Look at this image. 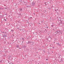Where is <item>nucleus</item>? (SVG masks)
Wrapping results in <instances>:
<instances>
[{
  "instance_id": "nucleus-1",
  "label": "nucleus",
  "mask_w": 64,
  "mask_h": 64,
  "mask_svg": "<svg viewBox=\"0 0 64 64\" xmlns=\"http://www.w3.org/2000/svg\"><path fill=\"white\" fill-rule=\"evenodd\" d=\"M56 34H58H58H62V32L61 31L58 30L56 31Z\"/></svg>"
},
{
  "instance_id": "nucleus-2",
  "label": "nucleus",
  "mask_w": 64,
  "mask_h": 64,
  "mask_svg": "<svg viewBox=\"0 0 64 64\" xmlns=\"http://www.w3.org/2000/svg\"><path fill=\"white\" fill-rule=\"evenodd\" d=\"M36 3V2L34 1L33 2H32V5L33 6H34V5H35V4Z\"/></svg>"
},
{
  "instance_id": "nucleus-3",
  "label": "nucleus",
  "mask_w": 64,
  "mask_h": 64,
  "mask_svg": "<svg viewBox=\"0 0 64 64\" xmlns=\"http://www.w3.org/2000/svg\"><path fill=\"white\" fill-rule=\"evenodd\" d=\"M8 58L9 60H12V57L11 56H8Z\"/></svg>"
},
{
  "instance_id": "nucleus-4",
  "label": "nucleus",
  "mask_w": 64,
  "mask_h": 64,
  "mask_svg": "<svg viewBox=\"0 0 64 64\" xmlns=\"http://www.w3.org/2000/svg\"><path fill=\"white\" fill-rule=\"evenodd\" d=\"M7 36V35L5 34H3L2 36V37H4V38H6Z\"/></svg>"
},
{
  "instance_id": "nucleus-5",
  "label": "nucleus",
  "mask_w": 64,
  "mask_h": 64,
  "mask_svg": "<svg viewBox=\"0 0 64 64\" xmlns=\"http://www.w3.org/2000/svg\"><path fill=\"white\" fill-rule=\"evenodd\" d=\"M19 10L21 12H23V9H22V8H20Z\"/></svg>"
},
{
  "instance_id": "nucleus-6",
  "label": "nucleus",
  "mask_w": 64,
  "mask_h": 64,
  "mask_svg": "<svg viewBox=\"0 0 64 64\" xmlns=\"http://www.w3.org/2000/svg\"><path fill=\"white\" fill-rule=\"evenodd\" d=\"M64 21L63 20H61L60 23L61 24H64Z\"/></svg>"
},
{
  "instance_id": "nucleus-7",
  "label": "nucleus",
  "mask_w": 64,
  "mask_h": 64,
  "mask_svg": "<svg viewBox=\"0 0 64 64\" xmlns=\"http://www.w3.org/2000/svg\"><path fill=\"white\" fill-rule=\"evenodd\" d=\"M3 60L2 59H1L0 58V63H3V62H2L3 61Z\"/></svg>"
},
{
  "instance_id": "nucleus-8",
  "label": "nucleus",
  "mask_w": 64,
  "mask_h": 64,
  "mask_svg": "<svg viewBox=\"0 0 64 64\" xmlns=\"http://www.w3.org/2000/svg\"><path fill=\"white\" fill-rule=\"evenodd\" d=\"M4 15H0V17H4Z\"/></svg>"
},
{
  "instance_id": "nucleus-9",
  "label": "nucleus",
  "mask_w": 64,
  "mask_h": 64,
  "mask_svg": "<svg viewBox=\"0 0 64 64\" xmlns=\"http://www.w3.org/2000/svg\"><path fill=\"white\" fill-rule=\"evenodd\" d=\"M16 47H17V48H19V46L17 45L16 46Z\"/></svg>"
},
{
  "instance_id": "nucleus-10",
  "label": "nucleus",
  "mask_w": 64,
  "mask_h": 64,
  "mask_svg": "<svg viewBox=\"0 0 64 64\" xmlns=\"http://www.w3.org/2000/svg\"><path fill=\"white\" fill-rule=\"evenodd\" d=\"M0 10H3L4 8L0 7Z\"/></svg>"
},
{
  "instance_id": "nucleus-11",
  "label": "nucleus",
  "mask_w": 64,
  "mask_h": 64,
  "mask_svg": "<svg viewBox=\"0 0 64 64\" xmlns=\"http://www.w3.org/2000/svg\"><path fill=\"white\" fill-rule=\"evenodd\" d=\"M31 43V42L28 41V44H29V43Z\"/></svg>"
},
{
  "instance_id": "nucleus-12",
  "label": "nucleus",
  "mask_w": 64,
  "mask_h": 64,
  "mask_svg": "<svg viewBox=\"0 0 64 64\" xmlns=\"http://www.w3.org/2000/svg\"><path fill=\"white\" fill-rule=\"evenodd\" d=\"M11 31L12 32H13V31H14V30H11Z\"/></svg>"
},
{
  "instance_id": "nucleus-13",
  "label": "nucleus",
  "mask_w": 64,
  "mask_h": 64,
  "mask_svg": "<svg viewBox=\"0 0 64 64\" xmlns=\"http://www.w3.org/2000/svg\"><path fill=\"white\" fill-rule=\"evenodd\" d=\"M26 21H27V23H28L29 24V22H28V20H26Z\"/></svg>"
},
{
  "instance_id": "nucleus-14",
  "label": "nucleus",
  "mask_w": 64,
  "mask_h": 64,
  "mask_svg": "<svg viewBox=\"0 0 64 64\" xmlns=\"http://www.w3.org/2000/svg\"><path fill=\"white\" fill-rule=\"evenodd\" d=\"M26 47V46H24L23 47L24 48H25Z\"/></svg>"
},
{
  "instance_id": "nucleus-15",
  "label": "nucleus",
  "mask_w": 64,
  "mask_h": 64,
  "mask_svg": "<svg viewBox=\"0 0 64 64\" xmlns=\"http://www.w3.org/2000/svg\"><path fill=\"white\" fill-rule=\"evenodd\" d=\"M17 29H18L19 30H20V29H19V28H17Z\"/></svg>"
},
{
  "instance_id": "nucleus-16",
  "label": "nucleus",
  "mask_w": 64,
  "mask_h": 64,
  "mask_svg": "<svg viewBox=\"0 0 64 64\" xmlns=\"http://www.w3.org/2000/svg\"><path fill=\"white\" fill-rule=\"evenodd\" d=\"M4 9H6H6H8V8H6Z\"/></svg>"
},
{
  "instance_id": "nucleus-17",
  "label": "nucleus",
  "mask_w": 64,
  "mask_h": 64,
  "mask_svg": "<svg viewBox=\"0 0 64 64\" xmlns=\"http://www.w3.org/2000/svg\"><path fill=\"white\" fill-rule=\"evenodd\" d=\"M30 19V17H29L28 19V20H29V19Z\"/></svg>"
},
{
  "instance_id": "nucleus-18",
  "label": "nucleus",
  "mask_w": 64,
  "mask_h": 64,
  "mask_svg": "<svg viewBox=\"0 0 64 64\" xmlns=\"http://www.w3.org/2000/svg\"><path fill=\"white\" fill-rule=\"evenodd\" d=\"M19 15H20V16H21V14H20V13L19 14Z\"/></svg>"
},
{
  "instance_id": "nucleus-19",
  "label": "nucleus",
  "mask_w": 64,
  "mask_h": 64,
  "mask_svg": "<svg viewBox=\"0 0 64 64\" xmlns=\"http://www.w3.org/2000/svg\"><path fill=\"white\" fill-rule=\"evenodd\" d=\"M58 45L59 46H61V45H60V44H58Z\"/></svg>"
},
{
  "instance_id": "nucleus-20",
  "label": "nucleus",
  "mask_w": 64,
  "mask_h": 64,
  "mask_svg": "<svg viewBox=\"0 0 64 64\" xmlns=\"http://www.w3.org/2000/svg\"><path fill=\"white\" fill-rule=\"evenodd\" d=\"M56 44H57V45H58L59 44L58 42V43H56Z\"/></svg>"
},
{
  "instance_id": "nucleus-21",
  "label": "nucleus",
  "mask_w": 64,
  "mask_h": 64,
  "mask_svg": "<svg viewBox=\"0 0 64 64\" xmlns=\"http://www.w3.org/2000/svg\"><path fill=\"white\" fill-rule=\"evenodd\" d=\"M61 24V23H58V25H60V24Z\"/></svg>"
},
{
  "instance_id": "nucleus-22",
  "label": "nucleus",
  "mask_w": 64,
  "mask_h": 64,
  "mask_svg": "<svg viewBox=\"0 0 64 64\" xmlns=\"http://www.w3.org/2000/svg\"><path fill=\"white\" fill-rule=\"evenodd\" d=\"M18 23H20V20L19 21H18Z\"/></svg>"
},
{
  "instance_id": "nucleus-23",
  "label": "nucleus",
  "mask_w": 64,
  "mask_h": 64,
  "mask_svg": "<svg viewBox=\"0 0 64 64\" xmlns=\"http://www.w3.org/2000/svg\"><path fill=\"white\" fill-rule=\"evenodd\" d=\"M6 62V60H4V63H5Z\"/></svg>"
},
{
  "instance_id": "nucleus-24",
  "label": "nucleus",
  "mask_w": 64,
  "mask_h": 64,
  "mask_svg": "<svg viewBox=\"0 0 64 64\" xmlns=\"http://www.w3.org/2000/svg\"><path fill=\"white\" fill-rule=\"evenodd\" d=\"M62 59H61V61H62Z\"/></svg>"
},
{
  "instance_id": "nucleus-25",
  "label": "nucleus",
  "mask_w": 64,
  "mask_h": 64,
  "mask_svg": "<svg viewBox=\"0 0 64 64\" xmlns=\"http://www.w3.org/2000/svg\"><path fill=\"white\" fill-rule=\"evenodd\" d=\"M44 12H46V10H44Z\"/></svg>"
},
{
  "instance_id": "nucleus-26",
  "label": "nucleus",
  "mask_w": 64,
  "mask_h": 64,
  "mask_svg": "<svg viewBox=\"0 0 64 64\" xmlns=\"http://www.w3.org/2000/svg\"><path fill=\"white\" fill-rule=\"evenodd\" d=\"M40 32H40V34L41 33H42V31L40 32Z\"/></svg>"
},
{
  "instance_id": "nucleus-27",
  "label": "nucleus",
  "mask_w": 64,
  "mask_h": 64,
  "mask_svg": "<svg viewBox=\"0 0 64 64\" xmlns=\"http://www.w3.org/2000/svg\"><path fill=\"white\" fill-rule=\"evenodd\" d=\"M53 26H54V25H52V27H53Z\"/></svg>"
},
{
  "instance_id": "nucleus-28",
  "label": "nucleus",
  "mask_w": 64,
  "mask_h": 64,
  "mask_svg": "<svg viewBox=\"0 0 64 64\" xmlns=\"http://www.w3.org/2000/svg\"><path fill=\"white\" fill-rule=\"evenodd\" d=\"M4 57H6V55L5 54L4 55Z\"/></svg>"
},
{
  "instance_id": "nucleus-29",
  "label": "nucleus",
  "mask_w": 64,
  "mask_h": 64,
  "mask_svg": "<svg viewBox=\"0 0 64 64\" xmlns=\"http://www.w3.org/2000/svg\"><path fill=\"white\" fill-rule=\"evenodd\" d=\"M22 39L23 40H24V38H22Z\"/></svg>"
},
{
  "instance_id": "nucleus-30",
  "label": "nucleus",
  "mask_w": 64,
  "mask_h": 64,
  "mask_svg": "<svg viewBox=\"0 0 64 64\" xmlns=\"http://www.w3.org/2000/svg\"><path fill=\"white\" fill-rule=\"evenodd\" d=\"M6 30H9L8 29H7V28H6Z\"/></svg>"
},
{
  "instance_id": "nucleus-31",
  "label": "nucleus",
  "mask_w": 64,
  "mask_h": 64,
  "mask_svg": "<svg viewBox=\"0 0 64 64\" xmlns=\"http://www.w3.org/2000/svg\"><path fill=\"white\" fill-rule=\"evenodd\" d=\"M4 20H5V21H7V20L5 19Z\"/></svg>"
},
{
  "instance_id": "nucleus-32",
  "label": "nucleus",
  "mask_w": 64,
  "mask_h": 64,
  "mask_svg": "<svg viewBox=\"0 0 64 64\" xmlns=\"http://www.w3.org/2000/svg\"><path fill=\"white\" fill-rule=\"evenodd\" d=\"M46 60H48V59H46Z\"/></svg>"
},
{
  "instance_id": "nucleus-33",
  "label": "nucleus",
  "mask_w": 64,
  "mask_h": 64,
  "mask_svg": "<svg viewBox=\"0 0 64 64\" xmlns=\"http://www.w3.org/2000/svg\"><path fill=\"white\" fill-rule=\"evenodd\" d=\"M11 64H13V63L12 62H11Z\"/></svg>"
},
{
  "instance_id": "nucleus-34",
  "label": "nucleus",
  "mask_w": 64,
  "mask_h": 64,
  "mask_svg": "<svg viewBox=\"0 0 64 64\" xmlns=\"http://www.w3.org/2000/svg\"><path fill=\"white\" fill-rule=\"evenodd\" d=\"M56 38H55V41H56Z\"/></svg>"
},
{
  "instance_id": "nucleus-35",
  "label": "nucleus",
  "mask_w": 64,
  "mask_h": 64,
  "mask_svg": "<svg viewBox=\"0 0 64 64\" xmlns=\"http://www.w3.org/2000/svg\"><path fill=\"white\" fill-rule=\"evenodd\" d=\"M5 15H7V14H5Z\"/></svg>"
},
{
  "instance_id": "nucleus-36",
  "label": "nucleus",
  "mask_w": 64,
  "mask_h": 64,
  "mask_svg": "<svg viewBox=\"0 0 64 64\" xmlns=\"http://www.w3.org/2000/svg\"><path fill=\"white\" fill-rule=\"evenodd\" d=\"M32 17H30V18L32 19Z\"/></svg>"
},
{
  "instance_id": "nucleus-37",
  "label": "nucleus",
  "mask_w": 64,
  "mask_h": 64,
  "mask_svg": "<svg viewBox=\"0 0 64 64\" xmlns=\"http://www.w3.org/2000/svg\"><path fill=\"white\" fill-rule=\"evenodd\" d=\"M19 48L20 49H21V48Z\"/></svg>"
},
{
  "instance_id": "nucleus-38",
  "label": "nucleus",
  "mask_w": 64,
  "mask_h": 64,
  "mask_svg": "<svg viewBox=\"0 0 64 64\" xmlns=\"http://www.w3.org/2000/svg\"><path fill=\"white\" fill-rule=\"evenodd\" d=\"M11 62H10V63L9 64H11Z\"/></svg>"
},
{
  "instance_id": "nucleus-39",
  "label": "nucleus",
  "mask_w": 64,
  "mask_h": 64,
  "mask_svg": "<svg viewBox=\"0 0 64 64\" xmlns=\"http://www.w3.org/2000/svg\"><path fill=\"white\" fill-rule=\"evenodd\" d=\"M4 33V32H2V33Z\"/></svg>"
},
{
  "instance_id": "nucleus-40",
  "label": "nucleus",
  "mask_w": 64,
  "mask_h": 64,
  "mask_svg": "<svg viewBox=\"0 0 64 64\" xmlns=\"http://www.w3.org/2000/svg\"><path fill=\"white\" fill-rule=\"evenodd\" d=\"M22 43H23V41H22Z\"/></svg>"
},
{
  "instance_id": "nucleus-41",
  "label": "nucleus",
  "mask_w": 64,
  "mask_h": 64,
  "mask_svg": "<svg viewBox=\"0 0 64 64\" xmlns=\"http://www.w3.org/2000/svg\"><path fill=\"white\" fill-rule=\"evenodd\" d=\"M45 30H46V32H47V30H46L45 29Z\"/></svg>"
},
{
  "instance_id": "nucleus-42",
  "label": "nucleus",
  "mask_w": 64,
  "mask_h": 64,
  "mask_svg": "<svg viewBox=\"0 0 64 64\" xmlns=\"http://www.w3.org/2000/svg\"><path fill=\"white\" fill-rule=\"evenodd\" d=\"M55 11H57V10H55Z\"/></svg>"
},
{
  "instance_id": "nucleus-43",
  "label": "nucleus",
  "mask_w": 64,
  "mask_h": 64,
  "mask_svg": "<svg viewBox=\"0 0 64 64\" xmlns=\"http://www.w3.org/2000/svg\"><path fill=\"white\" fill-rule=\"evenodd\" d=\"M42 32H43V30H42Z\"/></svg>"
},
{
  "instance_id": "nucleus-44",
  "label": "nucleus",
  "mask_w": 64,
  "mask_h": 64,
  "mask_svg": "<svg viewBox=\"0 0 64 64\" xmlns=\"http://www.w3.org/2000/svg\"><path fill=\"white\" fill-rule=\"evenodd\" d=\"M21 2H22V1H21Z\"/></svg>"
},
{
  "instance_id": "nucleus-45",
  "label": "nucleus",
  "mask_w": 64,
  "mask_h": 64,
  "mask_svg": "<svg viewBox=\"0 0 64 64\" xmlns=\"http://www.w3.org/2000/svg\"><path fill=\"white\" fill-rule=\"evenodd\" d=\"M5 33H5V34H6V32H5Z\"/></svg>"
},
{
  "instance_id": "nucleus-46",
  "label": "nucleus",
  "mask_w": 64,
  "mask_h": 64,
  "mask_svg": "<svg viewBox=\"0 0 64 64\" xmlns=\"http://www.w3.org/2000/svg\"><path fill=\"white\" fill-rule=\"evenodd\" d=\"M48 28V26L46 27L47 28Z\"/></svg>"
},
{
  "instance_id": "nucleus-47",
  "label": "nucleus",
  "mask_w": 64,
  "mask_h": 64,
  "mask_svg": "<svg viewBox=\"0 0 64 64\" xmlns=\"http://www.w3.org/2000/svg\"><path fill=\"white\" fill-rule=\"evenodd\" d=\"M38 24H40V23H38Z\"/></svg>"
},
{
  "instance_id": "nucleus-48",
  "label": "nucleus",
  "mask_w": 64,
  "mask_h": 64,
  "mask_svg": "<svg viewBox=\"0 0 64 64\" xmlns=\"http://www.w3.org/2000/svg\"><path fill=\"white\" fill-rule=\"evenodd\" d=\"M6 52H7V51H6Z\"/></svg>"
},
{
  "instance_id": "nucleus-49",
  "label": "nucleus",
  "mask_w": 64,
  "mask_h": 64,
  "mask_svg": "<svg viewBox=\"0 0 64 64\" xmlns=\"http://www.w3.org/2000/svg\"><path fill=\"white\" fill-rule=\"evenodd\" d=\"M53 48L54 49V47H53Z\"/></svg>"
},
{
  "instance_id": "nucleus-50",
  "label": "nucleus",
  "mask_w": 64,
  "mask_h": 64,
  "mask_svg": "<svg viewBox=\"0 0 64 64\" xmlns=\"http://www.w3.org/2000/svg\"><path fill=\"white\" fill-rule=\"evenodd\" d=\"M55 33H56V32H55Z\"/></svg>"
},
{
  "instance_id": "nucleus-51",
  "label": "nucleus",
  "mask_w": 64,
  "mask_h": 64,
  "mask_svg": "<svg viewBox=\"0 0 64 64\" xmlns=\"http://www.w3.org/2000/svg\"><path fill=\"white\" fill-rule=\"evenodd\" d=\"M49 42H51V41L50 40L49 41Z\"/></svg>"
},
{
  "instance_id": "nucleus-52",
  "label": "nucleus",
  "mask_w": 64,
  "mask_h": 64,
  "mask_svg": "<svg viewBox=\"0 0 64 64\" xmlns=\"http://www.w3.org/2000/svg\"><path fill=\"white\" fill-rule=\"evenodd\" d=\"M0 14H1V12H0Z\"/></svg>"
},
{
  "instance_id": "nucleus-53",
  "label": "nucleus",
  "mask_w": 64,
  "mask_h": 64,
  "mask_svg": "<svg viewBox=\"0 0 64 64\" xmlns=\"http://www.w3.org/2000/svg\"><path fill=\"white\" fill-rule=\"evenodd\" d=\"M27 7H29V6H27Z\"/></svg>"
},
{
  "instance_id": "nucleus-54",
  "label": "nucleus",
  "mask_w": 64,
  "mask_h": 64,
  "mask_svg": "<svg viewBox=\"0 0 64 64\" xmlns=\"http://www.w3.org/2000/svg\"><path fill=\"white\" fill-rule=\"evenodd\" d=\"M23 41H24V40H23Z\"/></svg>"
},
{
  "instance_id": "nucleus-55",
  "label": "nucleus",
  "mask_w": 64,
  "mask_h": 64,
  "mask_svg": "<svg viewBox=\"0 0 64 64\" xmlns=\"http://www.w3.org/2000/svg\"><path fill=\"white\" fill-rule=\"evenodd\" d=\"M54 43H55V42H54Z\"/></svg>"
},
{
  "instance_id": "nucleus-56",
  "label": "nucleus",
  "mask_w": 64,
  "mask_h": 64,
  "mask_svg": "<svg viewBox=\"0 0 64 64\" xmlns=\"http://www.w3.org/2000/svg\"><path fill=\"white\" fill-rule=\"evenodd\" d=\"M21 30V29L20 30V31L21 30Z\"/></svg>"
},
{
  "instance_id": "nucleus-57",
  "label": "nucleus",
  "mask_w": 64,
  "mask_h": 64,
  "mask_svg": "<svg viewBox=\"0 0 64 64\" xmlns=\"http://www.w3.org/2000/svg\"><path fill=\"white\" fill-rule=\"evenodd\" d=\"M25 56H26V55H25Z\"/></svg>"
},
{
  "instance_id": "nucleus-58",
  "label": "nucleus",
  "mask_w": 64,
  "mask_h": 64,
  "mask_svg": "<svg viewBox=\"0 0 64 64\" xmlns=\"http://www.w3.org/2000/svg\"><path fill=\"white\" fill-rule=\"evenodd\" d=\"M24 3H25V2H24Z\"/></svg>"
},
{
  "instance_id": "nucleus-59",
  "label": "nucleus",
  "mask_w": 64,
  "mask_h": 64,
  "mask_svg": "<svg viewBox=\"0 0 64 64\" xmlns=\"http://www.w3.org/2000/svg\"><path fill=\"white\" fill-rule=\"evenodd\" d=\"M16 5H17V4H16Z\"/></svg>"
},
{
  "instance_id": "nucleus-60",
  "label": "nucleus",
  "mask_w": 64,
  "mask_h": 64,
  "mask_svg": "<svg viewBox=\"0 0 64 64\" xmlns=\"http://www.w3.org/2000/svg\"><path fill=\"white\" fill-rule=\"evenodd\" d=\"M45 4H46V2L44 3Z\"/></svg>"
},
{
  "instance_id": "nucleus-61",
  "label": "nucleus",
  "mask_w": 64,
  "mask_h": 64,
  "mask_svg": "<svg viewBox=\"0 0 64 64\" xmlns=\"http://www.w3.org/2000/svg\"><path fill=\"white\" fill-rule=\"evenodd\" d=\"M42 22H43L42 21Z\"/></svg>"
},
{
  "instance_id": "nucleus-62",
  "label": "nucleus",
  "mask_w": 64,
  "mask_h": 64,
  "mask_svg": "<svg viewBox=\"0 0 64 64\" xmlns=\"http://www.w3.org/2000/svg\"><path fill=\"white\" fill-rule=\"evenodd\" d=\"M45 5H46V4H45Z\"/></svg>"
},
{
  "instance_id": "nucleus-63",
  "label": "nucleus",
  "mask_w": 64,
  "mask_h": 64,
  "mask_svg": "<svg viewBox=\"0 0 64 64\" xmlns=\"http://www.w3.org/2000/svg\"><path fill=\"white\" fill-rule=\"evenodd\" d=\"M34 56H36V55H34Z\"/></svg>"
},
{
  "instance_id": "nucleus-64",
  "label": "nucleus",
  "mask_w": 64,
  "mask_h": 64,
  "mask_svg": "<svg viewBox=\"0 0 64 64\" xmlns=\"http://www.w3.org/2000/svg\"><path fill=\"white\" fill-rule=\"evenodd\" d=\"M60 18V17H59V18Z\"/></svg>"
}]
</instances>
